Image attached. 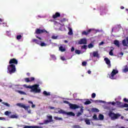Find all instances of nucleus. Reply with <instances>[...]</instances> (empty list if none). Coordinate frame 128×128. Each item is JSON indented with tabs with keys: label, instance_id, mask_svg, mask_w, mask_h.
<instances>
[{
	"label": "nucleus",
	"instance_id": "nucleus-1",
	"mask_svg": "<svg viewBox=\"0 0 128 128\" xmlns=\"http://www.w3.org/2000/svg\"><path fill=\"white\" fill-rule=\"evenodd\" d=\"M23 86L26 88H30V92H34V94H40L42 92V90L38 88L40 87V84H35L33 86H28L27 84H24Z\"/></svg>",
	"mask_w": 128,
	"mask_h": 128
},
{
	"label": "nucleus",
	"instance_id": "nucleus-2",
	"mask_svg": "<svg viewBox=\"0 0 128 128\" xmlns=\"http://www.w3.org/2000/svg\"><path fill=\"white\" fill-rule=\"evenodd\" d=\"M7 70V72L8 74H14V72H16V65L14 64H10L8 66Z\"/></svg>",
	"mask_w": 128,
	"mask_h": 128
},
{
	"label": "nucleus",
	"instance_id": "nucleus-3",
	"mask_svg": "<svg viewBox=\"0 0 128 128\" xmlns=\"http://www.w3.org/2000/svg\"><path fill=\"white\" fill-rule=\"evenodd\" d=\"M108 116L112 120H118V118L122 116V115L118 113L115 114L114 112H109Z\"/></svg>",
	"mask_w": 128,
	"mask_h": 128
},
{
	"label": "nucleus",
	"instance_id": "nucleus-4",
	"mask_svg": "<svg viewBox=\"0 0 128 128\" xmlns=\"http://www.w3.org/2000/svg\"><path fill=\"white\" fill-rule=\"evenodd\" d=\"M16 106H19V108H24L25 110H28V114H30L32 112V111L30 110H28V108H30V106H26V105L22 103H18L16 104Z\"/></svg>",
	"mask_w": 128,
	"mask_h": 128
},
{
	"label": "nucleus",
	"instance_id": "nucleus-5",
	"mask_svg": "<svg viewBox=\"0 0 128 128\" xmlns=\"http://www.w3.org/2000/svg\"><path fill=\"white\" fill-rule=\"evenodd\" d=\"M56 114H67V116H74L76 114L73 112H66L64 110L60 109L58 112H56Z\"/></svg>",
	"mask_w": 128,
	"mask_h": 128
},
{
	"label": "nucleus",
	"instance_id": "nucleus-6",
	"mask_svg": "<svg viewBox=\"0 0 128 128\" xmlns=\"http://www.w3.org/2000/svg\"><path fill=\"white\" fill-rule=\"evenodd\" d=\"M116 74H118V70L114 69L111 74H108L109 78H111V80H116L114 76H116Z\"/></svg>",
	"mask_w": 128,
	"mask_h": 128
},
{
	"label": "nucleus",
	"instance_id": "nucleus-7",
	"mask_svg": "<svg viewBox=\"0 0 128 128\" xmlns=\"http://www.w3.org/2000/svg\"><path fill=\"white\" fill-rule=\"evenodd\" d=\"M34 34H48V31L44 29L40 30L36 28L35 30Z\"/></svg>",
	"mask_w": 128,
	"mask_h": 128
},
{
	"label": "nucleus",
	"instance_id": "nucleus-8",
	"mask_svg": "<svg viewBox=\"0 0 128 128\" xmlns=\"http://www.w3.org/2000/svg\"><path fill=\"white\" fill-rule=\"evenodd\" d=\"M36 38H38L39 40H38V39H32V42H34L35 44H40V42H42V38L36 35Z\"/></svg>",
	"mask_w": 128,
	"mask_h": 128
},
{
	"label": "nucleus",
	"instance_id": "nucleus-9",
	"mask_svg": "<svg viewBox=\"0 0 128 128\" xmlns=\"http://www.w3.org/2000/svg\"><path fill=\"white\" fill-rule=\"evenodd\" d=\"M18 62L16 58H13L10 60L9 64H18Z\"/></svg>",
	"mask_w": 128,
	"mask_h": 128
},
{
	"label": "nucleus",
	"instance_id": "nucleus-10",
	"mask_svg": "<svg viewBox=\"0 0 128 128\" xmlns=\"http://www.w3.org/2000/svg\"><path fill=\"white\" fill-rule=\"evenodd\" d=\"M78 44H86L88 40L86 38L80 39L78 42Z\"/></svg>",
	"mask_w": 128,
	"mask_h": 128
},
{
	"label": "nucleus",
	"instance_id": "nucleus-11",
	"mask_svg": "<svg viewBox=\"0 0 128 128\" xmlns=\"http://www.w3.org/2000/svg\"><path fill=\"white\" fill-rule=\"evenodd\" d=\"M104 60L106 62V64H108V68H112V64H110V59H108V58H104Z\"/></svg>",
	"mask_w": 128,
	"mask_h": 128
},
{
	"label": "nucleus",
	"instance_id": "nucleus-12",
	"mask_svg": "<svg viewBox=\"0 0 128 128\" xmlns=\"http://www.w3.org/2000/svg\"><path fill=\"white\" fill-rule=\"evenodd\" d=\"M80 108V106L78 105L72 104H70V108H71V110H76V108Z\"/></svg>",
	"mask_w": 128,
	"mask_h": 128
},
{
	"label": "nucleus",
	"instance_id": "nucleus-13",
	"mask_svg": "<svg viewBox=\"0 0 128 128\" xmlns=\"http://www.w3.org/2000/svg\"><path fill=\"white\" fill-rule=\"evenodd\" d=\"M92 30V29H89L88 30L86 31H83L82 32V36H88V34H90V32Z\"/></svg>",
	"mask_w": 128,
	"mask_h": 128
},
{
	"label": "nucleus",
	"instance_id": "nucleus-14",
	"mask_svg": "<svg viewBox=\"0 0 128 128\" xmlns=\"http://www.w3.org/2000/svg\"><path fill=\"white\" fill-rule=\"evenodd\" d=\"M60 14L58 12H56L55 14L52 16V18L56 20V18H60Z\"/></svg>",
	"mask_w": 128,
	"mask_h": 128
},
{
	"label": "nucleus",
	"instance_id": "nucleus-15",
	"mask_svg": "<svg viewBox=\"0 0 128 128\" xmlns=\"http://www.w3.org/2000/svg\"><path fill=\"white\" fill-rule=\"evenodd\" d=\"M24 128H42V127L38 126H25Z\"/></svg>",
	"mask_w": 128,
	"mask_h": 128
},
{
	"label": "nucleus",
	"instance_id": "nucleus-16",
	"mask_svg": "<svg viewBox=\"0 0 128 128\" xmlns=\"http://www.w3.org/2000/svg\"><path fill=\"white\" fill-rule=\"evenodd\" d=\"M92 56L94 58H100V54L98 52H94L92 53Z\"/></svg>",
	"mask_w": 128,
	"mask_h": 128
},
{
	"label": "nucleus",
	"instance_id": "nucleus-17",
	"mask_svg": "<svg viewBox=\"0 0 128 128\" xmlns=\"http://www.w3.org/2000/svg\"><path fill=\"white\" fill-rule=\"evenodd\" d=\"M80 112H78L76 113V116H82V114H84V109L82 108H81L80 110Z\"/></svg>",
	"mask_w": 128,
	"mask_h": 128
},
{
	"label": "nucleus",
	"instance_id": "nucleus-18",
	"mask_svg": "<svg viewBox=\"0 0 128 128\" xmlns=\"http://www.w3.org/2000/svg\"><path fill=\"white\" fill-rule=\"evenodd\" d=\"M15 92H18V94H24V96H28V94H26V93L24 92H23V91L15 90Z\"/></svg>",
	"mask_w": 128,
	"mask_h": 128
},
{
	"label": "nucleus",
	"instance_id": "nucleus-19",
	"mask_svg": "<svg viewBox=\"0 0 128 128\" xmlns=\"http://www.w3.org/2000/svg\"><path fill=\"white\" fill-rule=\"evenodd\" d=\"M114 44L116 46H118V48H120V42L118 40H114Z\"/></svg>",
	"mask_w": 128,
	"mask_h": 128
},
{
	"label": "nucleus",
	"instance_id": "nucleus-20",
	"mask_svg": "<svg viewBox=\"0 0 128 128\" xmlns=\"http://www.w3.org/2000/svg\"><path fill=\"white\" fill-rule=\"evenodd\" d=\"M47 118L48 120H49L50 122H54V120H52V116H47Z\"/></svg>",
	"mask_w": 128,
	"mask_h": 128
},
{
	"label": "nucleus",
	"instance_id": "nucleus-21",
	"mask_svg": "<svg viewBox=\"0 0 128 128\" xmlns=\"http://www.w3.org/2000/svg\"><path fill=\"white\" fill-rule=\"evenodd\" d=\"M59 50H60V52H64L66 50V48H64V46H60L59 47Z\"/></svg>",
	"mask_w": 128,
	"mask_h": 128
},
{
	"label": "nucleus",
	"instance_id": "nucleus-22",
	"mask_svg": "<svg viewBox=\"0 0 128 128\" xmlns=\"http://www.w3.org/2000/svg\"><path fill=\"white\" fill-rule=\"evenodd\" d=\"M43 94L45 96H50V92H47L46 91H44L43 92Z\"/></svg>",
	"mask_w": 128,
	"mask_h": 128
},
{
	"label": "nucleus",
	"instance_id": "nucleus-23",
	"mask_svg": "<svg viewBox=\"0 0 128 128\" xmlns=\"http://www.w3.org/2000/svg\"><path fill=\"white\" fill-rule=\"evenodd\" d=\"M116 104L117 106H118V108H122V106L123 104L122 102H116Z\"/></svg>",
	"mask_w": 128,
	"mask_h": 128
},
{
	"label": "nucleus",
	"instance_id": "nucleus-24",
	"mask_svg": "<svg viewBox=\"0 0 128 128\" xmlns=\"http://www.w3.org/2000/svg\"><path fill=\"white\" fill-rule=\"evenodd\" d=\"M98 118L100 120H104V115L100 114L98 116Z\"/></svg>",
	"mask_w": 128,
	"mask_h": 128
},
{
	"label": "nucleus",
	"instance_id": "nucleus-25",
	"mask_svg": "<svg viewBox=\"0 0 128 128\" xmlns=\"http://www.w3.org/2000/svg\"><path fill=\"white\" fill-rule=\"evenodd\" d=\"M92 112H100V110H98V109L96 108H92Z\"/></svg>",
	"mask_w": 128,
	"mask_h": 128
},
{
	"label": "nucleus",
	"instance_id": "nucleus-26",
	"mask_svg": "<svg viewBox=\"0 0 128 128\" xmlns=\"http://www.w3.org/2000/svg\"><path fill=\"white\" fill-rule=\"evenodd\" d=\"M73 32H72V28H69V32H68V34H69V36H72L73 34Z\"/></svg>",
	"mask_w": 128,
	"mask_h": 128
},
{
	"label": "nucleus",
	"instance_id": "nucleus-27",
	"mask_svg": "<svg viewBox=\"0 0 128 128\" xmlns=\"http://www.w3.org/2000/svg\"><path fill=\"white\" fill-rule=\"evenodd\" d=\"M54 120H62V118H58V116H54Z\"/></svg>",
	"mask_w": 128,
	"mask_h": 128
},
{
	"label": "nucleus",
	"instance_id": "nucleus-28",
	"mask_svg": "<svg viewBox=\"0 0 128 128\" xmlns=\"http://www.w3.org/2000/svg\"><path fill=\"white\" fill-rule=\"evenodd\" d=\"M85 122H86V124H88V126H90V120L86 119L85 120Z\"/></svg>",
	"mask_w": 128,
	"mask_h": 128
},
{
	"label": "nucleus",
	"instance_id": "nucleus-29",
	"mask_svg": "<svg viewBox=\"0 0 128 128\" xmlns=\"http://www.w3.org/2000/svg\"><path fill=\"white\" fill-rule=\"evenodd\" d=\"M10 118H18V117L16 114H13L11 115Z\"/></svg>",
	"mask_w": 128,
	"mask_h": 128
},
{
	"label": "nucleus",
	"instance_id": "nucleus-30",
	"mask_svg": "<svg viewBox=\"0 0 128 128\" xmlns=\"http://www.w3.org/2000/svg\"><path fill=\"white\" fill-rule=\"evenodd\" d=\"M125 68H124L123 70V72H128V66L126 65V66H125Z\"/></svg>",
	"mask_w": 128,
	"mask_h": 128
},
{
	"label": "nucleus",
	"instance_id": "nucleus-31",
	"mask_svg": "<svg viewBox=\"0 0 128 128\" xmlns=\"http://www.w3.org/2000/svg\"><path fill=\"white\" fill-rule=\"evenodd\" d=\"M39 45L40 46H46V44L44 42H42V41Z\"/></svg>",
	"mask_w": 128,
	"mask_h": 128
},
{
	"label": "nucleus",
	"instance_id": "nucleus-32",
	"mask_svg": "<svg viewBox=\"0 0 128 128\" xmlns=\"http://www.w3.org/2000/svg\"><path fill=\"white\" fill-rule=\"evenodd\" d=\"M84 104L86 105H88V104H92V102L88 100H86L85 102H84Z\"/></svg>",
	"mask_w": 128,
	"mask_h": 128
},
{
	"label": "nucleus",
	"instance_id": "nucleus-33",
	"mask_svg": "<svg viewBox=\"0 0 128 128\" xmlns=\"http://www.w3.org/2000/svg\"><path fill=\"white\" fill-rule=\"evenodd\" d=\"M2 104H4V106H8V108H10V105L8 103H6L5 102H2Z\"/></svg>",
	"mask_w": 128,
	"mask_h": 128
},
{
	"label": "nucleus",
	"instance_id": "nucleus-34",
	"mask_svg": "<svg viewBox=\"0 0 128 128\" xmlns=\"http://www.w3.org/2000/svg\"><path fill=\"white\" fill-rule=\"evenodd\" d=\"M90 100H91V102H95V103L102 102V100H92V99H90Z\"/></svg>",
	"mask_w": 128,
	"mask_h": 128
},
{
	"label": "nucleus",
	"instance_id": "nucleus-35",
	"mask_svg": "<svg viewBox=\"0 0 128 128\" xmlns=\"http://www.w3.org/2000/svg\"><path fill=\"white\" fill-rule=\"evenodd\" d=\"M15 86H16V88L18 90H22V87H20V86H22L20 85H15Z\"/></svg>",
	"mask_w": 128,
	"mask_h": 128
},
{
	"label": "nucleus",
	"instance_id": "nucleus-36",
	"mask_svg": "<svg viewBox=\"0 0 128 128\" xmlns=\"http://www.w3.org/2000/svg\"><path fill=\"white\" fill-rule=\"evenodd\" d=\"M12 114V112L6 111L4 112V115L5 116H10V114Z\"/></svg>",
	"mask_w": 128,
	"mask_h": 128
},
{
	"label": "nucleus",
	"instance_id": "nucleus-37",
	"mask_svg": "<svg viewBox=\"0 0 128 128\" xmlns=\"http://www.w3.org/2000/svg\"><path fill=\"white\" fill-rule=\"evenodd\" d=\"M75 54H80V50H75Z\"/></svg>",
	"mask_w": 128,
	"mask_h": 128
},
{
	"label": "nucleus",
	"instance_id": "nucleus-38",
	"mask_svg": "<svg viewBox=\"0 0 128 128\" xmlns=\"http://www.w3.org/2000/svg\"><path fill=\"white\" fill-rule=\"evenodd\" d=\"M88 48H94V44H92L90 43L88 45Z\"/></svg>",
	"mask_w": 128,
	"mask_h": 128
},
{
	"label": "nucleus",
	"instance_id": "nucleus-39",
	"mask_svg": "<svg viewBox=\"0 0 128 128\" xmlns=\"http://www.w3.org/2000/svg\"><path fill=\"white\" fill-rule=\"evenodd\" d=\"M94 120H98V116H96V114H94L93 116Z\"/></svg>",
	"mask_w": 128,
	"mask_h": 128
},
{
	"label": "nucleus",
	"instance_id": "nucleus-40",
	"mask_svg": "<svg viewBox=\"0 0 128 128\" xmlns=\"http://www.w3.org/2000/svg\"><path fill=\"white\" fill-rule=\"evenodd\" d=\"M24 81L26 82H30V78H24Z\"/></svg>",
	"mask_w": 128,
	"mask_h": 128
},
{
	"label": "nucleus",
	"instance_id": "nucleus-41",
	"mask_svg": "<svg viewBox=\"0 0 128 128\" xmlns=\"http://www.w3.org/2000/svg\"><path fill=\"white\" fill-rule=\"evenodd\" d=\"M88 48V46L86 45H84L83 46H82V50H86Z\"/></svg>",
	"mask_w": 128,
	"mask_h": 128
},
{
	"label": "nucleus",
	"instance_id": "nucleus-42",
	"mask_svg": "<svg viewBox=\"0 0 128 128\" xmlns=\"http://www.w3.org/2000/svg\"><path fill=\"white\" fill-rule=\"evenodd\" d=\"M50 58H52L53 60H56V56L54 54L50 55Z\"/></svg>",
	"mask_w": 128,
	"mask_h": 128
},
{
	"label": "nucleus",
	"instance_id": "nucleus-43",
	"mask_svg": "<svg viewBox=\"0 0 128 128\" xmlns=\"http://www.w3.org/2000/svg\"><path fill=\"white\" fill-rule=\"evenodd\" d=\"M22 35H18L16 36V39L18 40L22 38Z\"/></svg>",
	"mask_w": 128,
	"mask_h": 128
},
{
	"label": "nucleus",
	"instance_id": "nucleus-44",
	"mask_svg": "<svg viewBox=\"0 0 128 128\" xmlns=\"http://www.w3.org/2000/svg\"><path fill=\"white\" fill-rule=\"evenodd\" d=\"M88 63L86 62H82V66H86V64H87Z\"/></svg>",
	"mask_w": 128,
	"mask_h": 128
},
{
	"label": "nucleus",
	"instance_id": "nucleus-45",
	"mask_svg": "<svg viewBox=\"0 0 128 128\" xmlns=\"http://www.w3.org/2000/svg\"><path fill=\"white\" fill-rule=\"evenodd\" d=\"M48 122H50L48 120H44V124H48Z\"/></svg>",
	"mask_w": 128,
	"mask_h": 128
},
{
	"label": "nucleus",
	"instance_id": "nucleus-46",
	"mask_svg": "<svg viewBox=\"0 0 128 128\" xmlns=\"http://www.w3.org/2000/svg\"><path fill=\"white\" fill-rule=\"evenodd\" d=\"M110 56H114V52H112V50H111L109 52Z\"/></svg>",
	"mask_w": 128,
	"mask_h": 128
},
{
	"label": "nucleus",
	"instance_id": "nucleus-47",
	"mask_svg": "<svg viewBox=\"0 0 128 128\" xmlns=\"http://www.w3.org/2000/svg\"><path fill=\"white\" fill-rule=\"evenodd\" d=\"M84 120V118H82L80 117L79 118H78V122H82Z\"/></svg>",
	"mask_w": 128,
	"mask_h": 128
},
{
	"label": "nucleus",
	"instance_id": "nucleus-48",
	"mask_svg": "<svg viewBox=\"0 0 128 128\" xmlns=\"http://www.w3.org/2000/svg\"><path fill=\"white\" fill-rule=\"evenodd\" d=\"M96 94L95 93H92V98H96Z\"/></svg>",
	"mask_w": 128,
	"mask_h": 128
},
{
	"label": "nucleus",
	"instance_id": "nucleus-49",
	"mask_svg": "<svg viewBox=\"0 0 128 128\" xmlns=\"http://www.w3.org/2000/svg\"><path fill=\"white\" fill-rule=\"evenodd\" d=\"M52 40H57L58 36H52Z\"/></svg>",
	"mask_w": 128,
	"mask_h": 128
},
{
	"label": "nucleus",
	"instance_id": "nucleus-50",
	"mask_svg": "<svg viewBox=\"0 0 128 128\" xmlns=\"http://www.w3.org/2000/svg\"><path fill=\"white\" fill-rule=\"evenodd\" d=\"M74 128H80V125H74L73 126Z\"/></svg>",
	"mask_w": 128,
	"mask_h": 128
},
{
	"label": "nucleus",
	"instance_id": "nucleus-51",
	"mask_svg": "<svg viewBox=\"0 0 128 128\" xmlns=\"http://www.w3.org/2000/svg\"><path fill=\"white\" fill-rule=\"evenodd\" d=\"M124 102H127V104H128V99L126 98H124Z\"/></svg>",
	"mask_w": 128,
	"mask_h": 128
},
{
	"label": "nucleus",
	"instance_id": "nucleus-52",
	"mask_svg": "<svg viewBox=\"0 0 128 128\" xmlns=\"http://www.w3.org/2000/svg\"><path fill=\"white\" fill-rule=\"evenodd\" d=\"M34 78L32 77V78H30V82H34Z\"/></svg>",
	"mask_w": 128,
	"mask_h": 128
},
{
	"label": "nucleus",
	"instance_id": "nucleus-53",
	"mask_svg": "<svg viewBox=\"0 0 128 128\" xmlns=\"http://www.w3.org/2000/svg\"><path fill=\"white\" fill-rule=\"evenodd\" d=\"M110 104H111L112 106H114V104H116V103L114 102H110Z\"/></svg>",
	"mask_w": 128,
	"mask_h": 128
},
{
	"label": "nucleus",
	"instance_id": "nucleus-54",
	"mask_svg": "<svg viewBox=\"0 0 128 128\" xmlns=\"http://www.w3.org/2000/svg\"><path fill=\"white\" fill-rule=\"evenodd\" d=\"M64 104H70V102L68 101L64 100Z\"/></svg>",
	"mask_w": 128,
	"mask_h": 128
},
{
	"label": "nucleus",
	"instance_id": "nucleus-55",
	"mask_svg": "<svg viewBox=\"0 0 128 128\" xmlns=\"http://www.w3.org/2000/svg\"><path fill=\"white\" fill-rule=\"evenodd\" d=\"M71 52H74V46L72 47Z\"/></svg>",
	"mask_w": 128,
	"mask_h": 128
},
{
	"label": "nucleus",
	"instance_id": "nucleus-56",
	"mask_svg": "<svg viewBox=\"0 0 128 128\" xmlns=\"http://www.w3.org/2000/svg\"><path fill=\"white\" fill-rule=\"evenodd\" d=\"M61 60H66V58H64V56H62L61 57Z\"/></svg>",
	"mask_w": 128,
	"mask_h": 128
},
{
	"label": "nucleus",
	"instance_id": "nucleus-57",
	"mask_svg": "<svg viewBox=\"0 0 128 128\" xmlns=\"http://www.w3.org/2000/svg\"><path fill=\"white\" fill-rule=\"evenodd\" d=\"M49 108H50V110H54V107L50 106Z\"/></svg>",
	"mask_w": 128,
	"mask_h": 128
},
{
	"label": "nucleus",
	"instance_id": "nucleus-58",
	"mask_svg": "<svg viewBox=\"0 0 128 128\" xmlns=\"http://www.w3.org/2000/svg\"><path fill=\"white\" fill-rule=\"evenodd\" d=\"M32 108H36V105L34 104H32Z\"/></svg>",
	"mask_w": 128,
	"mask_h": 128
},
{
	"label": "nucleus",
	"instance_id": "nucleus-59",
	"mask_svg": "<svg viewBox=\"0 0 128 128\" xmlns=\"http://www.w3.org/2000/svg\"><path fill=\"white\" fill-rule=\"evenodd\" d=\"M66 18H62V22H66Z\"/></svg>",
	"mask_w": 128,
	"mask_h": 128
},
{
	"label": "nucleus",
	"instance_id": "nucleus-60",
	"mask_svg": "<svg viewBox=\"0 0 128 128\" xmlns=\"http://www.w3.org/2000/svg\"><path fill=\"white\" fill-rule=\"evenodd\" d=\"M28 104H32L34 103L32 102V101H28Z\"/></svg>",
	"mask_w": 128,
	"mask_h": 128
},
{
	"label": "nucleus",
	"instance_id": "nucleus-61",
	"mask_svg": "<svg viewBox=\"0 0 128 128\" xmlns=\"http://www.w3.org/2000/svg\"><path fill=\"white\" fill-rule=\"evenodd\" d=\"M88 74H92V72H91L90 70H88Z\"/></svg>",
	"mask_w": 128,
	"mask_h": 128
},
{
	"label": "nucleus",
	"instance_id": "nucleus-62",
	"mask_svg": "<svg viewBox=\"0 0 128 128\" xmlns=\"http://www.w3.org/2000/svg\"><path fill=\"white\" fill-rule=\"evenodd\" d=\"M4 22V19L0 18V22Z\"/></svg>",
	"mask_w": 128,
	"mask_h": 128
},
{
	"label": "nucleus",
	"instance_id": "nucleus-63",
	"mask_svg": "<svg viewBox=\"0 0 128 128\" xmlns=\"http://www.w3.org/2000/svg\"><path fill=\"white\" fill-rule=\"evenodd\" d=\"M4 120V118L2 117H0V120Z\"/></svg>",
	"mask_w": 128,
	"mask_h": 128
},
{
	"label": "nucleus",
	"instance_id": "nucleus-64",
	"mask_svg": "<svg viewBox=\"0 0 128 128\" xmlns=\"http://www.w3.org/2000/svg\"><path fill=\"white\" fill-rule=\"evenodd\" d=\"M120 56H124V52H121L120 53Z\"/></svg>",
	"mask_w": 128,
	"mask_h": 128
}]
</instances>
